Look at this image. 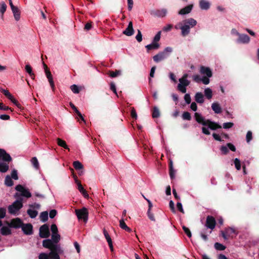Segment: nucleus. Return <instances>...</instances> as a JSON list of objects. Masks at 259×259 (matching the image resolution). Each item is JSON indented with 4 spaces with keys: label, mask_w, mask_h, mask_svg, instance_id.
<instances>
[{
    "label": "nucleus",
    "mask_w": 259,
    "mask_h": 259,
    "mask_svg": "<svg viewBox=\"0 0 259 259\" xmlns=\"http://www.w3.org/2000/svg\"><path fill=\"white\" fill-rule=\"evenodd\" d=\"M42 245L44 247L50 249L49 255L51 259H60L59 255L63 253V250L60 245L54 244L51 239L44 240Z\"/></svg>",
    "instance_id": "obj_1"
},
{
    "label": "nucleus",
    "mask_w": 259,
    "mask_h": 259,
    "mask_svg": "<svg viewBox=\"0 0 259 259\" xmlns=\"http://www.w3.org/2000/svg\"><path fill=\"white\" fill-rule=\"evenodd\" d=\"M194 117L197 122L203 125L208 126V128L212 130L221 128V126L217 122H212L209 120H205L204 118L200 113L196 112Z\"/></svg>",
    "instance_id": "obj_2"
},
{
    "label": "nucleus",
    "mask_w": 259,
    "mask_h": 259,
    "mask_svg": "<svg viewBox=\"0 0 259 259\" xmlns=\"http://www.w3.org/2000/svg\"><path fill=\"white\" fill-rule=\"evenodd\" d=\"M183 25L181 26V34L183 36L188 35L190 31V28L194 27L197 24V21L193 18H189L182 21Z\"/></svg>",
    "instance_id": "obj_3"
},
{
    "label": "nucleus",
    "mask_w": 259,
    "mask_h": 259,
    "mask_svg": "<svg viewBox=\"0 0 259 259\" xmlns=\"http://www.w3.org/2000/svg\"><path fill=\"white\" fill-rule=\"evenodd\" d=\"M188 77V74L185 73L179 79V83L178 84L177 89L182 93H186V88L190 83V81L187 79Z\"/></svg>",
    "instance_id": "obj_4"
},
{
    "label": "nucleus",
    "mask_w": 259,
    "mask_h": 259,
    "mask_svg": "<svg viewBox=\"0 0 259 259\" xmlns=\"http://www.w3.org/2000/svg\"><path fill=\"white\" fill-rule=\"evenodd\" d=\"M15 189L17 191L20 192V194L16 193L15 194V197L18 199H22L20 198V196H23L26 198H30L31 197V194L30 192V191L27 189H25L24 187H23L21 185H18L16 186Z\"/></svg>",
    "instance_id": "obj_5"
},
{
    "label": "nucleus",
    "mask_w": 259,
    "mask_h": 259,
    "mask_svg": "<svg viewBox=\"0 0 259 259\" xmlns=\"http://www.w3.org/2000/svg\"><path fill=\"white\" fill-rule=\"evenodd\" d=\"M22 206V199H17L8 207L9 212L12 214H16Z\"/></svg>",
    "instance_id": "obj_6"
},
{
    "label": "nucleus",
    "mask_w": 259,
    "mask_h": 259,
    "mask_svg": "<svg viewBox=\"0 0 259 259\" xmlns=\"http://www.w3.org/2000/svg\"><path fill=\"white\" fill-rule=\"evenodd\" d=\"M221 234L223 237L226 240L229 237L233 238L234 235H237L238 233L235 228L230 227L226 228L224 231H221Z\"/></svg>",
    "instance_id": "obj_7"
},
{
    "label": "nucleus",
    "mask_w": 259,
    "mask_h": 259,
    "mask_svg": "<svg viewBox=\"0 0 259 259\" xmlns=\"http://www.w3.org/2000/svg\"><path fill=\"white\" fill-rule=\"evenodd\" d=\"M75 211L79 220H83L85 222L88 221V211L86 208L83 207L80 209H75Z\"/></svg>",
    "instance_id": "obj_8"
},
{
    "label": "nucleus",
    "mask_w": 259,
    "mask_h": 259,
    "mask_svg": "<svg viewBox=\"0 0 259 259\" xmlns=\"http://www.w3.org/2000/svg\"><path fill=\"white\" fill-rule=\"evenodd\" d=\"M39 236L41 238H48L50 236L49 226L45 224L40 227L39 229Z\"/></svg>",
    "instance_id": "obj_9"
},
{
    "label": "nucleus",
    "mask_w": 259,
    "mask_h": 259,
    "mask_svg": "<svg viewBox=\"0 0 259 259\" xmlns=\"http://www.w3.org/2000/svg\"><path fill=\"white\" fill-rule=\"evenodd\" d=\"M215 219L210 215H208L206 218L205 226L211 230L214 228L215 226Z\"/></svg>",
    "instance_id": "obj_10"
},
{
    "label": "nucleus",
    "mask_w": 259,
    "mask_h": 259,
    "mask_svg": "<svg viewBox=\"0 0 259 259\" xmlns=\"http://www.w3.org/2000/svg\"><path fill=\"white\" fill-rule=\"evenodd\" d=\"M10 227L14 228H19L22 227V222L19 218H16L11 220V222L8 224Z\"/></svg>",
    "instance_id": "obj_11"
},
{
    "label": "nucleus",
    "mask_w": 259,
    "mask_h": 259,
    "mask_svg": "<svg viewBox=\"0 0 259 259\" xmlns=\"http://www.w3.org/2000/svg\"><path fill=\"white\" fill-rule=\"evenodd\" d=\"M168 54H165L164 52H161L157 54V55L153 56V58L154 61L155 62L157 63L166 59L168 56Z\"/></svg>",
    "instance_id": "obj_12"
},
{
    "label": "nucleus",
    "mask_w": 259,
    "mask_h": 259,
    "mask_svg": "<svg viewBox=\"0 0 259 259\" xmlns=\"http://www.w3.org/2000/svg\"><path fill=\"white\" fill-rule=\"evenodd\" d=\"M134 33L133 23L130 21L128 23L127 27L123 31V33L126 36H132Z\"/></svg>",
    "instance_id": "obj_13"
},
{
    "label": "nucleus",
    "mask_w": 259,
    "mask_h": 259,
    "mask_svg": "<svg viewBox=\"0 0 259 259\" xmlns=\"http://www.w3.org/2000/svg\"><path fill=\"white\" fill-rule=\"evenodd\" d=\"M200 73L203 75H205L208 77H211L212 76V72L210 69L207 67L201 66Z\"/></svg>",
    "instance_id": "obj_14"
},
{
    "label": "nucleus",
    "mask_w": 259,
    "mask_h": 259,
    "mask_svg": "<svg viewBox=\"0 0 259 259\" xmlns=\"http://www.w3.org/2000/svg\"><path fill=\"white\" fill-rule=\"evenodd\" d=\"M249 41L250 38L247 35L240 34L236 41L237 43L247 44Z\"/></svg>",
    "instance_id": "obj_15"
},
{
    "label": "nucleus",
    "mask_w": 259,
    "mask_h": 259,
    "mask_svg": "<svg viewBox=\"0 0 259 259\" xmlns=\"http://www.w3.org/2000/svg\"><path fill=\"white\" fill-rule=\"evenodd\" d=\"M21 227L25 234L30 235L32 233V226L30 224L22 225Z\"/></svg>",
    "instance_id": "obj_16"
},
{
    "label": "nucleus",
    "mask_w": 259,
    "mask_h": 259,
    "mask_svg": "<svg viewBox=\"0 0 259 259\" xmlns=\"http://www.w3.org/2000/svg\"><path fill=\"white\" fill-rule=\"evenodd\" d=\"M75 182L77 185V189L79 192L83 195L85 198L89 197V195L85 190L83 188L80 182H79L76 178L75 179Z\"/></svg>",
    "instance_id": "obj_17"
},
{
    "label": "nucleus",
    "mask_w": 259,
    "mask_h": 259,
    "mask_svg": "<svg viewBox=\"0 0 259 259\" xmlns=\"http://www.w3.org/2000/svg\"><path fill=\"white\" fill-rule=\"evenodd\" d=\"M0 158H2L6 162H10L12 160L10 155L2 149H0Z\"/></svg>",
    "instance_id": "obj_18"
},
{
    "label": "nucleus",
    "mask_w": 259,
    "mask_h": 259,
    "mask_svg": "<svg viewBox=\"0 0 259 259\" xmlns=\"http://www.w3.org/2000/svg\"><path fill=\"white\" fill-rule=\"evenodd\" d=\"M193 5H189L180 10V11L179 12V14L184 15L188 14L191 11Z\"/></svg>",
    "instance_id": "obj_19"
},
{
    "label": "nucleus",
    "mask_w": 259,
    "mask_h": 259,
    "mask_svg": "<svg viewBox=\"0 0 259 259\" xmlns=\"http://www.w3.org/2000/svg\"><path fill=\"white\" fill-rule=\"evenodd\" d=\"M13 13L15 19L18 21L20 19V12L17 7H13L11 9Z\"/></svg>",
    "instance_id": "obj_20"
},
{
    "label": "nucleus",
    "mask_w": 259,
    "mask_h": 259,
    "mask_svg": "<svg viewBox=\"0 0 259 259\" xmlns=\"http://www.w3.org/2000/svg\"><path fill=\"white\" fill-rule=\"evenodd\" d=\"M211 108L215 113L219 114L222 112V108L218 103H213L211 105Z\"/></svg>",
    "instance_id": "obj_21"
},
{
    "label": "nucleus",
    "mask_w": 259,
    "mask_h": 259,
    "mask_svg": "<svg viewBox=\"0 0 259 259\" xmlns=\"http://www.w3.org/2000/svg\"><path fill=\"white\" fill-rule=\"evenodd\" d=\"M199 6L202 10H208L210 7V4L205 0H201L199 2Z\"/></svg>",
    "instance_id": "obj_22"
},
{
    "label": "nucleus",
    "mask_w": 259,
    "mask_h": 259,
    "mask_svg": "<svg viewBox=\"0 0 259 259\" xmlns=\"http://www.w3.org/2000/svg\"><path fill=\"white\" fill-rule=\"evenodd\" d=\"M159 47L160 45L158 42L152 41L151 44L146 46L145 47L147 49V51H149L150 50H157Z\"/></svg>",
    "instance_id": "obj_23"
},
{
    "label": "nucleus",
    "mask_w": 259,
    "mask_h": 259,
    "mask_svg": "<svg viewBox=\"0 0 259 259\" xmlns=\"http://www.w3.org/2000/svg\"><path fill=\"white\" fill-rule=\"evenodd\" d=\"M9 226L2 227L1 229V233L5 236L10 235L11 234V230Z\"/></svg>",
    "instance_id": "obj_24"
},
{
    "label": "nucleus",
    "mask_w": 259,
    "mask_h": 259,
    "mask_svg": "<svg viewBox=\"0 0 259 259\" xmlns=\"http://www.w3.org/2000/svg\"><path fill=\"white\" fill-rule=\"evenodd\" d=\"M195 100L198 103H203L204 102V98L203 94L200 92L197 93L195 96Z\"/></svg>",
    "instance_id": "obj_25"
},
{
    "label": "nucleus",
    "mask_w": 259,
    "mask_h": 259,
    "mask_svg": "<svg viewBox=\"0 0 259 259\" xmlns=\"http://www.w3.org/2000/svg\"><path fill=\"white\" fill-rule=\"evenodd\" d=\"M119 226L121 229L127 232H131L132 231L131 229L126 226L123 219H121L119 221Z\"/></svg>",
    "instance_id": "obj_26"
},
{
    "label": "nucleus",
    "mask_w": 259,
    "mask_h": 259,
    "mask_svg": "<svg viewBox=\"0 0 259 259\" xmlns=\"http://www.w3.org/2000/svg\"><path fill=\"white\" fill-rule=\"evenodd\" d=\"M54 244H58V243L60 240V235L57 233L52 234L51 239Z\"/></svg>",
    "instance_id": "obj_27"
},
{
    "label": "nucleus",
    "mask_w": 259,
    "mask_h": 259,
    "mask_svg": "<svg viewBox=\"0 0 259 259\" xmlns=\"http://www.w3.org/2000/svg\"><path fill=\"white\" fill-rule=\"evenodd\" d=\"M9 169V165L6 162H0V171L2 172H6Z\"/></svg>",
    "instance_id": "obj_28"
},
{
    "label": "nucleus",
    "mask_w": 259,
    "mask_h": 259,
    "mask_svg": "<svg viewBox=\"0 0 259 259\" xmlns=\"http://www.w3.org/2000/svg\"><path fill=\"white\" fill-rule=\"evenodd\" d=\"M70 105L71 107L74 110V111L75 112V113L77 114V115L78 116L79 118L83 121L84 122H85L84 118L82 116V115L81 114V113L77 110L76 107L72 104L70 103Z\"/></svg>",
    "instance_id": "obj_29"
},
{
    "label": "nucleus",
    "mask_w": 259,
    "mask_h": 259,
    "mask_svg": "<svg viewBox=\"0 0 259 259\" xmlns=\"http://www.w3.org/2000/svg\"><path fill=\"white\" fill-rule=\"evenodd\" d=\"M167 14V10L165 9H162L157 10L156 12V15L159 17H164Z\"/></svg>",
    "instance_id": "obj_30"
},
{
    "label": "nucleus",
    "mask_w": 259,
    "mask_h": 259,
    "mask_svg": "<svg viewBox=\"0 0 259 259\" xmlns=\"http://www.w3.org/2000/svg\"><path fill=\"white\" fill-rule=\"evenodd\" d=\"M57 144L58 145L64 148L65 149L69 150L68 146L66 145L65 141L64 140H62V139L60 138L57 139Z\"/></svg>",
    "instance_id": "obj_31"
},
{
    "label": "nucleus",
    "mask_w": 259,
    "mask_h": 259,
    "mask_svg": "<svg viewBox=\"0 0 259 259\" xmlns=\"http://www.w3.org/2000/svg\"><path fill=\"white\" fill-rule=\"evenodd\" d=\"M25 70L29 74L31 78L34 79V74L33 73L32 68L29 65L27 64L25 66Z\"/></svg>",
    "instance_id": "obj_32"
},
{
    "label": "nucleus",
    "mask_w": 259,
    "mask_h": 259,
    "mask_svg": "<svg viewBox=\"0 0 259 259\" xmlns=\"http://www.w3.org/2000/svg\"><path fill=\"white\" fill-rule=\"evenodd\" d=\"M7 8V5L5 2H1L0 3V13H1L2 16H3L4 14L6 12Z\"/></svg>",
    "instance_id": "obj_33"
},
{
    "label": "nucleus",
    "mask_w": 259,
    "mask_h": 259,
    "mask_svg": "<svg viewBox=\"0 0 259 259\" xmlns=\"http://www.w3.org/2000/svg\"><path fill=\"white\" fill-rule=\"evenodd\" d=\"M204 94L208 99H211L212 96V90L208 88L205 89L204 90Z\"/></svg>",
    "instance_id": "obj_34"
},
{
    "label": "nucleus",
    "mask_w": 259,
    "mask_h": 259,
    "mask_svg": "<svg viewBox=\"0 0 259 259\" xmlns=\"http://www.w3.org/2000/svg\"><path fill=\"white\" fill-rule=\"evenodd\" d=\"M5 183L7 186L10 187L13 185V182L9 176H7L5 178Z\"/></svg>",
    "instance_id": "obj_35"
},
{
    "label": "nucleus",
    "mask_w": 259,
    "mask_h": 259,
    "mask_svg": "<svg viewBox=\"0 0 259 259\" xmlns=\"http://www.w3.org/2000/svg\"><path fill=\"white\" fill-rule=\"evenodd\" d=\"M40 218L42 222H45L48 219V213L47 211H44L40 213Z\"/></svg>",
    "instance_id": "obj_36"
},
{
    "label": "nucleus",
    "mask_w": 259,
    "mask_h": 259,
    "mask_svg": "<svg viewBox=\"0 0 259 259\" xmlns=\"http://www.w3.org/2000/svg\"><path fill=\"white\" fill-rule=\"evenodd\" d=\"M27 213L31 218H35L37 215V211L34 209H29L27 210Z\"/></svg>",
    "instance_id": "obj_37"
},
{
    "label": "nucleus",
    "mask_w": 259,
    "mask_h": 259,
    "mask_svg": "<svg viewBox=\"0 0 259 259\" xmlns=\"http://www.w3.org/2000/svg\"><path fill=\"white\" fill-rule=\"evenodd\" d=\"M74 167L76 170L81 169L83 168L82 164L78 161H75L73 163Z\"/></svg>",
    "instance_id": "obj_38"
},
{
    "label": "nucleus",
    "mask_w": 259,
    "mask_h": 259,
    "mask_svg": "<svg viewBox=\"0 0 259 259\" xmlns=\"http://www.w3.org/2000/svg\"><path fill=\"white\" fill-rule=\"evenodd\" d=\"M121 74L120 70H116L115 71H110L109 73V76L111 77L114 78Z\"/></svg>",
    "instance_id": "obj_39"
},
{
    "label": "nucleus",
    "mask_w": 259,
    "mask_h": 259,
    "mask_svg": "<svg viewBox=\"0 0 259 259\" xmlns=\"http://www.w3.org/2000/svg\"><path fill=\"white\" fill-rule=\"evenodd\" d=\"M31 163L35 168L37 169L39 167L38 161L36 157H33L31 159Z\"/></svg>",
    "instance_id": "obj_40"
},
{
    "label": "nucleus",
    "mask_w": 259,
    "mask_h": 259,
    "mask_svg": "<svg viewBox=\"0 0 259 259\" xmlns=\"http://www.w3.org/2000/svg\"><path fill=\"white\" fill-rule=\"evenodd\" d=\"M214 247L219 250H224L225 249V247L223 245L218 242L214 244Z\"/></svg>",
    "instance_id": "obj_41"
},
{
    "label": "nucleus",
    "mask_w": 259,
    "mask_h": 259,
    "mask_svg": "<svg viewBox=\"0 0 259 259\" xmlns=\"http://www.w3.org/2000/svg\"><path fill=\"white\" fill-rule=\"evenodd\" d=\"M182 117L184 120H190L191 116L190 114L188 112H185L182 115Z\"/></svg>",
    "instance_id": "obj_42"
},
{
    "label": "nucleus",
    "mask_w": 259,
    "mask_h": 259,
    "mask_svg": "<svg viewBox=\"0 0 259 259\" xmlns=\"http://www.w3.org/2000/svg\"><path fill=\"white\" fill-rule=\"evenodd\" d=\"M234 164L237 170H240L241 169V163L239 159L236 158L234 159Z\"/></svg>",
    "instance_id": "obj_43"
},
{
    "label": "nucleus",
    "mask_w": 259,
    "mask_h": 259,
    "mask_svg": "<svg viewBox=\"0 0 259 259\" xmlns=\"http://www.w3.org/2000/svg\"><path fill=\"white\" fill-rule=\"evenodd\" d=\"M159 111L157 107H154L152 113V117L153 118H157L159 116Z\"/></svg>",
    "instance_id": "obj_44"
},
{
    "label": "nucleus",
    "mask_w": 259,
    "mask_h": 259,
    "mask_svg": "<svg viewBox=\"0 0 259 259\" xmlns=\"http://www.w3.org/2000/svg\"><path fill=\"white\" fill-rule=\"evenodd\" d=\"M70 89L73 93L75 94H78L79 92V90L78 86L75 84L72 85L70 87Z\"/></svg>",
    "instance_id": "obj_45"
},
{
    "label": "nucleus",
    "mask_w": 259,
    "mask_h": 259,
    "mask_svg": "<svg viewBox=\"0 0 259 259\" xmlns=\"http://www.w3.org/2000/svg\"><path fill=\"white\" fill-rule=\"evenodd\" d=\"M183 229L188 237L190 238L192 236L191 232L189 228H187L185 226L182 227Z\"/></svg>",
    "instance_id": "obj_46"
},
{
    "label": "nucleus",
    "mask_w": 259,
    "mask_h": 259,
    "mask_svg": "<svg viewBox=\"0 0 259 259\" xmlns=\"http://www.w3.org/2000/svg\"><path fill=\"white\" fill-rule=\"evenodd\" d=\"M38 258L39 259H49L50 258V256L49 253H41L39 254Z\"/></svg>",
    "instance_id": "obj_47"
},
{
    "label": "nucleus",
    "mask_w": 259,
    "mask_h": 259,
    "mask_svg": "<svg viewBox=\"0 0 259 259\" xmlns=\"http://www.w3.org/2000/svg\"><path fill=\"white\" fill-rule=\"evenodd\" d=\"M160 36H161V31H159L155 35L152 41L155 42H158V41H159L160 39Z\"/></svg>",
    "instance_id": "obj_48"
},
{
    "label": "nucleus",
    "mask_w": 259,
    "mask_h": 259,
    "mask_svg": "<svg viewBox=\"0 0 259 259\" xmlns=\"http://www.w3.org/2000/svg\"><path fill=\"white\" fill-rule=\"evenodd\" d=\"M103 233L105 236V237L106 238L107 241L108 243L112 241L111 238H110L108 233L106 231L105 229L103 230Z\"/></svg>",
    "instance_id": "obj_49"
},
{
    "label": "nucleus",
    "mask_w": 259,
    "mask_h": 259,
    "mask_svg": "<svg viewBox=\"0 0 259 259\" xmlns=\"http://www.w3.org/2000/svg\"><path fill=\"white\" fill-rule=\"evenodd\" d=\"M252 133L251 131H248L246 136V140L247 143H249L250 141L252 140Z\"/></svg>",
    "instance_id": "obj_50"
},
{
    "label": "nucleus",
    "mask_w": 259,
    "mask_h": 259,
    "mask_svg": "<svg viewBox=\"0 0 259 259\" xmlns=\"http://www.w3.org/2000/svg\"><path fill=\"white\" fill-rule=\"evenodd\" d=\"M48 79V81L50 83V84L51 87V88L52 89L53 91H54L55 90V84L53 81V76H50L49 77L47 78Z\"/></svg>",
    "instance_id": "obj_51"
},
{
    "label": "nucleus",
    "mask_w": 259,
    "mask_h": 259,
    "mask_svg": "<svg viewBox=\"0 0 259 259\" xmlns=\"http://www.w3.org/2000/svg\"><path fill=\"white\" fill-rule=\"evenodd\" d=\"M52 234L58 233L57 226L55 224H52L51 227Z\"/></svg>",
    "instance_id": "obj_52"
},
{
    "label": "nucleus",
    "mask_w": 259,
    "mask_h": 259,
    "mask_svg": "<svg viewBox=\"0 0 259 259\" xmlns=\"http://www.w3.org/2000/svg\"><path fill=\"white\" fill-rule=\"evenodd\" d=\"M136 38L138 42L142 40V35L140 30H138V33L136 36Z\"/></svg>",
    "instance_id": "obj_53"
},
{
    "label": "nucleus",
    "mask_w": 259,
    "mask_h": 259,
    "mask_svg": "<svg viewBox=\"0 0 259 259\" xmlns=\"http://www.w3.org/2000/svg\"><path fill=\"white\" fill-rule=\"evenodd\" d=\"M172 25L171 24H167L163 27L162 30L163 31L168 32L171 30L172 28Z\"/></svg>",
    "instance_id": "obj_54"
},
{
    "label": "nucleus",
    "mask_w": 259,
    "mask_h": 259,
    "mask_svg": "<svg viewBox=\"0 0 259 259\" xmlns=\"http://www.w3.org/2000/svg\"><path fill=\"white\" fill-rule=\"evenodd\" d=\"M11 178H13L14 180H18V177L17 175V171L15 169H14L11 172Z\"/></svg>",
    "instance_id": "obj_55"
},
{
    "label": "nucleus",
    "mask_w": 259,
    "mask_h": 259,
    "mask_svg": "<svg viewBox=\"0 0 259 259\" xmlns=\"http://www.w3.org/2000/svg\"><path fill=\"white\" fill-rule=\"evenodd\" d=\"M6 213V209L5 208H0V219L5 218Z\"/></svg>",
    "instance_id": "obj_56"
},
{
    "label": "nucleus",
    "mask_w": 259,
    "mask_h": 259,
    "mask_svg": "<svg viewBox=\"0 0 259 259\" xmlns=\"http://www.w3.org/2000/svg\"><path fill=\"white\" fill-rule=\"evenodd\" d=\"M184 100L187 104H190L191 101L190 95L189 94H185L184 96Z\"/></svg>",
    "instance_id": "obj_57"
},
{
    "label": "nucleus",
    "mask_w": 259,
    "mask_h": 259,
    "mask_svg": "<svg viewBox=\"0 0 259 259\" xmlns=\"http://www.w3.org/2000/svg\"><path fill=\"white\" fill-rule=\"evenodd\" d=\"M234 124L232 122H226L223 124V128L225 129L230 128L233 126Z\"/></svg>",
    "instance_id": "obj_58"
},
{
    "label": "nucleus",
    "mask_w": 259,
    "mask_h": 259,
    "mask_svg": "<svg viewBox=\"0 0 259 259\" xmlns=\"http://www.w3.org/2000/svg\"><path fill=\"white\" fill-rule=\"evenodd\" d=\"M44 68H45V73H46V76H47V77L48 78L50 76H52V74H51V72L48 70V67H47V66L44 63Z\"/></svg>",
    "instance_id": "obj_59"
},
{
    "label": "nucleus",
    "mask_w": 259,
    "mask_h": 259,
    "mask_svg": "<svg viewBox=\"0 0 259 259\" xmlns=\"http://www.w3.org/2000/svg\"><path fill=\"white\" fill-rule=\"evenodd\" d=\"M131 116L133 118H134L135 119H137V114L136 110H135V109L134 107H132L131 108Z\"/></svg>",
    "instance_id": "obj_60"
},
{
    "label": "nucleus",
    "mask_w": 259,
    "mask_h": 259,
    "mask_svg": "<svg viewBox=\"0 0 259 259\" xmlns=\"http://www.w3.org/2000/svg\"><path fill=\"white\" fill-rule=\"evenodd\" d=\"M110 89L114 92V93L117 96H118L117 93V92H116V86H115V84L113 82H111L110 83Z\"/></svg>",
    "instance_id": "obj_61"
},
{
    "label": "nucleus",
    "mask_w": 259,
    "mask_h": 259,
    "mask_svg": "<svg viewBox=\"0 0 259 259\" xmlns=\"http://www.w3.org/2000/svg\"><path fill=\"white\" fill-rule=\"evenodd\" d=\"M193 79L196 82H200L201 81L202 78L198 75H194L193 76Z\"/></svg>",
    "instance_id": "obj_62"
},
{
    "label": "nucleus",
    "mask_w": 259,
    "mask_h": 259,
    "mask_svg": "<svg viewBox=\"0 0 259 259\" xmlns=\"http://www.w3.org/2000/svg\"><path fill=\"white\" fill-rule=\"evenodd\" d=\"M209 77H208L207 76H204L202 77L201 81L204 83V84H208L209 83Z\"/></svg>",
    "instance_id": "obj_63"
},
{
    "label": "nucleus",
    "mask_w": 259,
    "mask_h": 259,
    "mask_svg": "<svg viewBox=\"0 0 259 259\" xmlns=\"http://www.w3.org/2000/svg\"><path fill=\"white\" fill-rule=\"evenodd\" d=\"M57 214V211L55 209H52L50 211L49 216L51 219L54 218Z\"/></svg>",
    "instance_id": "obj_64"
}]
</instances>
